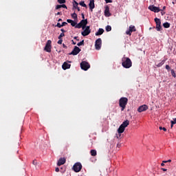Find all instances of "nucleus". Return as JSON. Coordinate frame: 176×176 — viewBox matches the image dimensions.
Here are the masks:
<instances>
[{"mask_svg":"<svg viewBox=\"0 0 176 176\" xmlns=\"http://www.w3.org/2000/svg\"><path fill=\"white\" fill-rule=\"evenodd\" d=\"M166 69H168V71L170 69V66L168 65H166Z\"/></svg>","mask_w":176,"mask_h":176,"instance_id":"nucleus-46","label":"nucleus"},{"mask_svg":"<svg viewBox=\"0 0 176 176\" xmlns=\"http://www.w3.org/2000/svg\"><path fill=\"white\" fill-rule=\"evenodd\" d=\"M89 6L91 12H93V10L94 9V8H96V6L94 5V0H90Z\"/></svg>","mask_w":176,"mask_h":176,"instance_id":"nucleus-16","label":"nucleus"},{"mask_svg":"<svg viewBox=\"0 0 176 176\" xmlns=\"http://www.w3.org/2000/svg\"><path fill=\"white\" fill-rule=\"evenodd\" d=\"M171 74H172V76H173V78L176 77L175 72L174 71V69L171 70Z\"/></svg>","mask_w":176,"mask_h":176,"instance_id":"nucleus-33","label":"nucleus"},{"mask_svg":"<svg viewBox=\"0 0 176 176\" xmlns=\"http://www.w3.org/2000/svg\"><path fill=\"white\" fill-rule=\"evenodd\" d=\"M159 129H160V130H163L164 131H167V129H166V127L160 126Z\"/></svg>","mask_w":176,"mask_h":176,"instance_id":"nucleus-34","label":"nucleus"},{"mask_svg":"<svg viewBox=\"0 0 176 176\" xmlns=\"http://www.w3.org/2000/svg\"><path fill=\"white\" fill-rule=\"evenodd\" d=\"M157 67H162V64L158 63V64L157 65Z\"/></svg>","mask_w":176,"mask_h":176,"instance_id":"nucleus-57","label":"nucleus"},{"mask_svg":"<svg viewBox=\"0 0 176 176\" xmlns=\"http://www.w3.org/2000/svg\"><path fill=\"white\" fill-rule=\"evenodd\" d=\"M85 28V29L84 30V31L81 32L82 36H87V35H90V33L91 32V30H90V26H87Z\"/></svg>","mask_w":176,"mask_h":176,"instance_id":"nucleus-7","label":"nucleus"},{"mask_svg":"<svg viewBox=\"0 0 176 176\" xmlns=\"http://www.w3.org/2000/svg\"><path fill=\"white\" fill-rule=\"evenodd\" d=\"M75 28H83V26L82 25V23H80V22L78 24L76 23Z\"/></svg>","mask_w":176,"mask_h":176,"instance_id":"nucleus-28","label":"nucleus"},{"mask_svg":"<svg viewBox=\"0 0 176 176\" xmlns=\"http://www.w3.org/2000/svg\"><path fill=\"white\" fill-rule=\"evenodd\" d=\"M76 22H75L74 21H73V23H71V25L72 26V27H76Z\"/></svg>","mask_w":176,"mask_h":176,"instance_id":"nucleus-35","label":"nucleus"},{"mask_svg":"<svg viewBox=\"0 0 176 176\" xmlns=\"http://www.w3.org/2000/svg\"><path fill=\"white\" fill-rule=\"evenodd\" d=\"M33 164H34V165L36 164V160L33 161Z\"/></svg>","mask_w":176,"mask_h":176,"instance_id":"nucleus-58","label":"nucleus"},{"mask_svg":"<svg viewBox=\"0 0 176 176\" xmlns=\"http://www.w3.org/2000/svg\"><path fill=\"white\" fill-rule=\"evenodd\" d=\"M80 52V48H79L77 46H75L74 50L69 54L72 56H77V54H79Z\"/></svg>","mask_w":176,"mask_h":176,"instance_id":"nucleus-10","label":"nucleus"},{"mask_svg":"<svg viewBox=\"0 0 176 176\" xmlns=\"http://www.w3.org/2000/svg\"><path fill=\"white\" fill-rule=\"evenodd\" d=\"M171 125L170 127L171 129H173V126H174V124H176V118H174L173 120L170 121Z\"/></svg>","mask_w":176,"mask_h":176,"instance_id":"nucleus-26","label":"nucleus"},{"mask_svg":"<svg viewBox=\"0 0 176 176\" xmlns=\"http://www.w3.org/2000/svg\"><path fill=\"white\" fill-rule=\"evenodd\" d=\"M68 23L67 22H63L62 23V27H65V25H67Z\"/></svg>","mask_w":176,"mask_h":176,"instance_id":"nucleus-42","label":"nucleus"},{"mask_svg":"<svg viewBox=\"0 0 176 176\" xmlns=\"http://www.w3.org/2000/svg\"><path fill=\"white\" fill-rule=\"evenodd\" d=\"M148 105L146 104H143L140 107H139V108L138 109V112H145V111L148 110Z\"/></svg>","mask_w":176,"mask_h":176,"instance_id":"nucleus-11","label":"nucleus"},{"mask_svg":"<svg viewBox=\"0 0 176 176\" xmlns=\"http://www.w3.org/2000/svg\"><path fill=\"white\" fill-rule=\"evenodd\" d=\"M161 170H162V171H167V169H166V168H162Z\"/></svg>","mask_w":176,"mask_h":176,"instance_id":"nucleus-52","label":"nucleus"},{"mask_svg":"<svg viewBox=\"0 0 176 176\" xmlns=\"http://www.w3.org/2000/svg\"><path fill=\"white\" fill-rule=\"evenodd\" d=\"M79 5H80V6H82V8H87V6L86 5V3H85V1H80L79 3Z\"/></svg>","mask_w":176,"mask_h":176,"instance_id":"nucleus-27","label":"nucleus"},{"mask_svg":"<svg viewBox=\"0 0 176 176\" xmlns=\"http://www.w3.org/2000/svg\"><path fill=\"white\" fill-rule=\"evenodd\" d=\"M81 23V25H82V30H85L86 28V25H87V19H82L80 21Z\"/></svg>","mask_w":176,"mask_h":176,"instance_id":"nucleus-15","label":"nucleus"},{"mask_svg":"<svg viewBox=\"0 0 176 176\" xmlns=\"http://www.w3.org/2000/svg\"><path fill=\"white\" fill-rule=\"evenodd\" d=\"M63 36H65V34L64 33H60V34L58 36V39H63Z\"/></svg>","mask_w":176,"mask_h":176,"instance_id":"nucleus-30","label":"nucleus"},{"mask_svg":"<svg viewBox=\"0 0 176 176\" xmlns=\"http://www.w3.org/2000/svg\"><path fill=\"white\" fill-rule=\"evenodd\" d=\"M55 171H56V173H58V171H60V168H55Z\"/></svg>","mask_w":176,"mask_h":176,"instance_id":"nucleus-47","label":"nucleus"},{"mask_svg":"<svg viewBox=\"0 0 176 176\" xmlns=\"http://www.w3.org/2000/svg\"><path fill=\"white\" fill-rule=\"evenodd\" d=\"M58 3H60V5L65 3L67 1L65 0H58Z\"/></svg>","mask_w":176,"mask_h":176,"instance_id":"nucleus-31","label":"nucleus"},{"mask_svg":"<svg viewBox=\"0 0 176 176\" xmlns=\"http://www.w3.org/2000/svg\"><path fill=\"white\" fill-rule=\"evenodd\" d=\"M62 68H63V69H69V68H71V64H69L67 62H65L63 63V65H62Z\"/></svg>","mask_w":176,"mask_h":176,"instance_id":"nucleus-14","label":"nucleus"},{"mask_svg":"<svg viewBox=\"0 0 176 176\" xmlns=\"http://www.w3.org/2000/svg\"><path fill=\"white\" fill-rule=\"evenodd\" d=\"M126 128H124V126H122V125H120L118 129V133L119 135V137L121 136L120 134H122V133H124V130H125Z\"/></svg>","mask_w":176,"mask_h":176,"instance_id":"nucleus-17","label":"nucleus"},{"mask_svg":"<svg viewBox=\"0 0 176 176\" xmlns=\"http://www.w3.org/2000/svg\"><path fill=\"white\" fill-rule=\"evenodd\" d=\"M104 34V29L102 28H99L97 32H96L95 35L96 36H98L100 35H102Z\"/></svg>","mask_w":176,"mask_h":176,"instance_id":"nucleus-18","label":"nucleus"},{"mask_svg":"<svg viewBox=\"0 0 176 176\" xmlns=\"http://www.w3.org/2000/svg\"><path fill=\"white\" fill-rule=\"evenodd\" d=\"M61 5H57L56 6V10H58V9H61Z\"/></svg>","mask_w":176,"mask_h":176,"instance_id":"nucleus-37","label":"nucleus"},{"mask_svg":"<svg viewBox=\"0 0 176 176\" xmlns=\"http://www.w3.org/2000/svg\"><path fill=\"white\" fill-rule=\"evenodd\" d=\"M121 146H122V144H120L119 143L117 144V148H120Z\"/></svg>","mask_w":176,"mask_h":176,"instance_id":"nucleus-48","label":"nucleus"},{"mask_svg":"<svg viewBox=\"0 0 176 176\" xmlns=\"http://www.w3.org/2000/svg\"><path fill=\"white\" fill-rule=\"evenodd\" d=\"M80 68L83 69V71H87V69L90 68V64L86 61H82L80 63Z\"/></svg>","mask_w":176,"mask_h":176,"instance_id":"nucleus-5","label":"nucleus"},{"mask_svg":"<svg viewBox=\"0 0 176 176\" xmlns=\"http://www.w3.org/2000/svg\"><path fill=\"white\" fill-rule=\"evenodd\" d=\"M129 30L131 31L132 32H135V31H137V29H135V26L130 25Z\"/></svg>","mask_w":176,"mask_h":176,"instance_id":"nucleus-20","label":"nucleus"},{"mask_svg":"<svg viewBox=\"0 0 176 176\" xmlns=\"http://www.w3.org/2000/svg\"><path fill=\"white\" fill-rule=\"evenodd\" d=\"M67 21L69 24H72L74 21H72V19H67Z\"/></svg>","mask_w":176,"mask_h":176,"instance_id":"nucleus-40","label":"nucleus"},{"mask_svg":"<svg viewBox=\"0 0 176 176\" xmlns=\"http://www.w3.org/2000/svg\"><path fill=\"white\" fill-rule=\"evenodd\" d=\"M56 14L58 16V15L61 14V12H58Z\"/></svg>","mask_w":176,"mask_h":176,"instance_id":"nucleus-60","label":"nucleus"},{"mask_svg":"<svg viewBox=\"0 0 176 176\" xmlns=\"http://www.w3.org/2000/svg\"><path fill=\"white\" fill-rule=\"evenodd\" d=\"M74 39H76V41H79V39H78V36L74 37Z\"/></svg>","mask_w":176,"mask_h":176,"instance_id":"nucleus-54","label":"nucleus"},{"mask_svg":"<svg viewBox=\"0 0 176 176\" xmlns=\"http://www.w3.org/2000/svg\"><path fill=\"white\" fill-rule=\"evenodd\" d=\"M78 5H79V3H78V2H76V1L74 0L73 8L74 9H76L78 8Z\"/></svg>","mask_w":176,"mask_h":176,"instance_id":"nucleus-24","label":"nucleus"},{"mask_svg":"<svg viewBox=\"0 0 176 176\" xmlns=\"http://www.w3.org/2000/svg\"><path fill=\"white\" fill-rule=\"evenodd\" d=\"M65 162L67 160L65 157H61L58 161L57 166H63V164H65Z\"/></svg>","mask_w":176,"mask_h":176,"instance_id":"nucleus-13","label":"nucleus"},{"mask_svg":"<svg viewBox=\"0 0 176 176\" xmlns=\"http://www.w3.org/2000/svg\"><path fill=\"white\" fill-rule=\"evenodd\" d=\"M163 163H171V160H168L167 161H163Z\"/></svg>","mask_w":176,"mask_h":176,"instance_id":"nucleus-43","label":"nucleus"},{"mask_svg":"<svg viewBox=\"0 0 176 176\" xmlns=\"http://www.w3.org/2000/svg\"><path fill=\"white\" fill-rule=\"evenodd\" d=\"M164 63H166V60H163L161 61V63H160L162 65H163L164 64Z\"/></svg>","mask_w":176,"mask_h":176,"instance_id":"nucleus-44","label":"nucleus"},{"mask_svg":"<svg viewBox=\"0 0 176 176\" xmlns=\"http://www.w3.org/2000/svg\"><path fill=\"white\" fill-rule=\"evenodd\" d=\"M129 124H130V121H129V120H126L122 122L121 126L126 129V127H127Z\"/></svg>","mask_w":176,"mask_h":176,"instance_id":"nucleus-19","label":"nucleus"},{"mask_svg":"<svg viewBox=\"0 0 176 176\" xmlns=\"http://www.w3.org/2000/svg\"><path fill=\"white\" fill-rule=\"evenodd\" d=\"M58 21H63V19H59L58 20Z\"/></svg>","mask_w":176,"mask_h":176,"instance_id":"nucleus-61","label":"nucleus"},{"mask_svg":"<svg viewBox=\"0 0 176 176\" xmlns=\"http://www.w3.org/2000/svg\"><path fill=\"white\" fill-rule=\"evenodd\" d=\"M61 7L63 8V9H67V6L65 4H62Z\"/></svg>","mask_w":176,"mask_h":176,"instance_id":"nucleus-41","label":"nucleus"},{"mask_svg":"<svg viewBox=\"0 0 176 176\" xmlns=\"http://www.w3.org/2000/svg\"><path fill=\"white\" fill-rule=\"evenodd\" d=\"M91 156H97V151L92 149L90 151Z\"/></svg>","mask_w":176,"mask_h":176,"instance_id":"nucleus-21","label":"nucleus"},{"mask_svg":"<svg viewBox=\"0 0 176 176\" xmlns=\"http://www.w3.org/2000/svg\"><path fill=\"white\" fill-rule=\"evenodd\" d=\"M117 138H119V136H117Z\"/></svg>","mask_w":176,"mask_h":176,"instance_id":"nucleus-63","label":"nucleus"},{"mask_svg":"<svg viewBox=\"0 0 176 176\" xmlns=\"http://www.w3.org/2000/svg\"><path fill=\"white\" fill-rule=\"evenodd\" d=\"M161 14H162V16H164V14H166V12L162 11Z\"/></svg>","mask_w":176,"mask_h":176,"instance_id":"nucleus-51","label":"nucleus"},{"mask_svg":"<svg viewBox=\"0 0 176 176\" xmlns=\"http://www.w3.org/2000/svg\"><path fill=\"white\" fill-rule=\"evenodd\" d=\"M63 46L65 49H67V45H65V44H63Z\"/></svg>","mask_w":176,"mask_h":176,"instance_id":"nucleus-56","label":"nucleus"},{"mask_svg":"<svg viewBox=\"0 0 176 176\" xmlns=\"http://www.w3.org/2000/svg\"><path fill=\"white\" fill-rule=\"evenodd\" d=\"M62 43H63V39L60 38V39L58 40V45H62Z\"/></svg>","mask_w":176,"mask_h":176,"instance_id":"nucleus-38","label":"nucleus"},{"mask_svg":"<svg viewBox=\"0 0 176 176\" xmlns=\"http://www.w3.org/2000/svg\"><path fill=\"white\" fill-rule=\"evenodd\" d=\"M166 10V6H164V7H163V9L161 10V12H163V10Z\"/></svg>","mask_w":176,"mask_h":176,"instance_id":"nucleus-53","label":"nucleus"},{"mask_svg":"<svg viewBox=\"0 0 176 176\" xmlns=\"http://www.w3.org/2000/svg\"><path fill=\"white\" fill-rule=\"evenodd\" d=\"M56 27H58V28H61V27H63V25L60 24V23H58L56 25Z\"/></svg>","mask_w":176,"mask_h":176,"instance_id":"nucleus-36","label":"nucleus"},{"mask_svg":"<svg viewBox=\"0 0 176 176\" xmlns=\"http://www.w3.org/2000/svg\"><path fill=\"white\" fill-rule=\"evenodd\" d=\"M122 65L124 68H131L133 66V62H131V59H130V58L124 56L122 58Z\"/></svg>","mask_w":176,"mask_h":176,"instance_id":"nucleus-1","label":"nucleus"},{"mask_svg":"<svg viewBox=\"0 0 176 176\" xmlns=\"http://www.w3.org/2000/svg\"><path fill=\"white\" fill-rule=\"evenodd\" d=\"M44 50L47 53H50V52H52V41L48 40L47 41Z\"/></svg>","mask_w":176,"mask_h":176,"instance_id":"nucleus-4","label":"nucleus"},{"mask_svg":"<svg viewBox=\"0 0 176 176\" xmlns=\"http://www.w3.org/2000/svg\"><path fill=\"white\" fill-rule=\"evenodd\" d=\"M81 16H82V19H83V20H85V14H81Z\"/></svg>","mask_w":176,"mask_h":176,"instance_id":"nucleus-50","label":"nucleus"},{"mask_svg":"<svg viewBox=\"0 0 176 176\" xmlns=\"http://www.w3.org/2000/svg\"><path fill=\"white\" fill-rule=\"evenodd\" d=\"M106 31L107 32H109L110 31H112V27H111V25L106 26Z\"/></svg>","mask_w":176,"mask_h":176,"instance_id":"nucleus-25","label":"nucleus"},{"mask_svg":"<svg viewBox=\"0 0 176 176\" xmlns=\"http://www.w3.org/2000/svg\"><path fill=\"white\" fill-rule=\"evenodd\" d=\"M164 28H170V23L168 22H166L163 23Z\"/></svg>","mask_w":176,"mask_h":176,"instance_id":"nucleus-23","label":"nucleus"},{"mask_svg":"<svg viewBox=\"0 0 176 176\" xmlns=\"http://www.w3.org/2000/svg\"><path fill=\"white\" fill-rule=\"evenodd\" d=\"M106 3H112V0H104Z\"/></svg>","mask_w":176,"mask_h":176,"instance_id":"nucleus-39","label":"nucleus"},{"mask_svg":"<svg viewBox=\"0 0 176 176\" xmlns=\"http://www.w3.org/2000/svg\"><path fill=\"white\" fill-rule=\"evenodd\" d=\"M148 9L155 13H159V12H161L162 10L160 8H159V7H156L155 6H149Z\"/></svg>","mask_w":176,"mask_h":176,"instance_id":"nucleus-9","label":"nucleus"},{"mask_svg":"<svg viewBox=\"0 0 176 176\" xmlns=\"http://www.w3.org/2000/svg\"><path fill=\"white\" fill-rule=\"evenodd\" d=\"M104 16L105 17H111V12H109V7L108 6L105 7Z\"/></svg>","mask_w":176,"mask_h":176,"instance_id":"nucleus-12","label":"nucleus"},{"mask_svg":"<svg viewBox=\"0 0 176 176\" xmlns=\"http://www.w3.org/2000/svg\"><path fill=\"white\" fill-rule=\"evenodd\" d=\"M127 102H129V99L127 98L122 97L119 100V105L121 108V111H124V109H126Z\"/></svg>","mask_w":176,"mask_h":176,"instance_id":"nucleus-2","label":"nucleus"},{"mask_svg":"<svg viewBox=\"0 0 176 176\" xmlns=\"http://www.w3.org/2000/svg\"><path fill=\"white\" fill-rule=\"evenodd\" d=\"M154 21L156 24L155 29L157 30V31H162V21H160V19L155 18Z\"/></svg>","mask_w":176,"mask_h":176,"instance_id":"nucleus-3","label":"nucleus"},{"mask_svg":"<svg viewBox=\"0 0 176 176\" xmlns=\"http://www.w3.org/2000/svg\"><path fill=\"white\" fill-rule=\"evenodd\" d=\"M76 9L78 10V12H80V8H79V7H77Z\"/></svg>","mask_w":176,"mask_h":176,"instance_id":"nucleus-59","label":"nucleus"},{"mask_svg":"<svg viewBox=\"0 0 176 176\" xmlns=\"http://www.w3.org/2000/svg\"><path fill=\"white\" fill-rule=\"evenodd\" d=\"M73 45H76V43H75V41H74V40L72 41Z\"/></svg>","mask_w":176,"mask_h":176,"instance_id":"nucleus-55","label":"nucleus"},{"mask_svg":"<svg viewBox=\"0 0 176 176\" xmlns=\"http://www.w3.org/2000/svg\"><path fill=\"white\" fill-rule=\"evenodd\" d=\"M73 170L74 171H75V173H79L80 170H82V164H80V162L76 163L73 166Z\"/></svg>","mask_w":176,"mask_h":176,"instance_id":"nucleus-6","label":"nucleus"},{"mask_svg":"<svg viewBox=\"0 0 176 176\" xmlns=\"http://www.w3.org/2000/svg\"><path fill=\"white\" fill-rule=\"evenodd\" d=\"M131 31H130V29L129 30H126V35H129V36H131Z\"/></svg>","mask_w":176,"mask_h":176,"instance_id":"nucleus-32","label":"nucleus"},{"mask_svg":"<svg viewBox=\"0 0 176 176\" xmlns=\"http://www.w3.org/2000/svg\"><path fill=\"white\" fill-rule=\"evenodd\" d=\"M71 16L74 20H78V14H76V13L74 12Z\"/></svg>","mask_w":176,"mask_h":176,"instance_id":"nucleus-22","label":"nucleus"},{"mask_svg":"<svg viewBox=\"0 0 176 176\" xmlns=\"http://www.w3.org/2000/svg\"><path fill=\"white\" fill-rule=\"evenodd\" d=\"M60 31L62 32V34L67 32V31H65V30H64V29H60Z\"/></svg>","mask_w":176,"mask_h":176,"instance_id":"nucleus-45","label":"nucleus"},{"mask_svg":"<svg viewBox=\"0 0 176 176\" xmlns=\"http://www.w3.org/2000/svg\"><path fill=\"white\" fill-rule=\"evenodd\" d=\"M85 45V40L81 41L80 43L77 44L78 46H83Z\"/></svg>","mask_w":176,"mask_h":176,"instance_id":"nucleus-29","label":"nucleus"},{"mask_svg":"<svg viewBox=\"0 0 176 176\" xmlns=\"http://www.w3.org/2000/svg\"><path fill=\"white\" fill-rule=\"evenodd\" d=\"M150 30H152V28H150Z\"/></svg>","mask_w":176,"mask_h":176,"instance_id":"nucleus-62","label":"nucleus"},{"mask_svg":"<svg viewBox=\"0 0 176 176\" xmlns=\"http://www.w3.org/2000/svg\"><path fill=\"white\" fill-rule=\"evenodd\" d=\"M164 163H166V162H163V161H162V163L161 164L162 167H164V166H165Z\"/></svg>","mask_w":176,"mask_h":176,"instance_id":"nucleus-49","label":"nucleus"},{"mask_svg":"<svg viewBox=\"0 0 176 176\" xmlns=\"http://www.w3.org/2000/svg\"><path fill=\"white\" fill-rule=\"evenodd\" d=\"M102 45V40H101V38H98L95 43V47L96 50H100V49H101Z\"/></svg>","mask_w":176,"mask_h":176,"instance_id":"nucleus-8","label":"nucleus"}]
</instances>
